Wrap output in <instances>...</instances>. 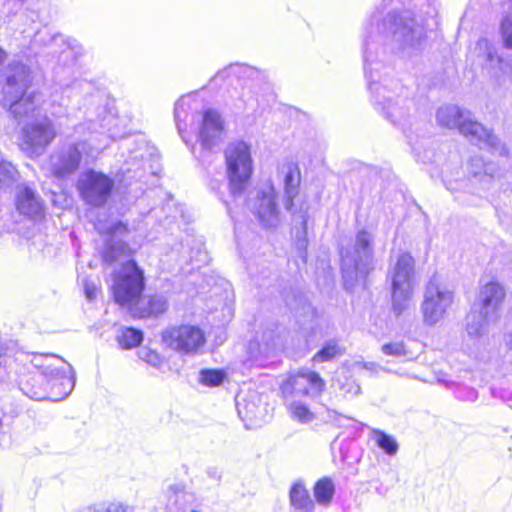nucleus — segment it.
<instances>
[{
  "mask_svg": "<svg viewBox=\"0 0 512 512\" xmlns=\"http://www.w3.org/2000/svg\"><path fill=\"white\" fill-rule=\"evenodd\" d=\"M378 15H373L371 22L365 28L366 35L363 43L364 72L368 79L369 90L373 102L379 111L393 124L400 122L407 114V98L399 83L393 88L372 80L370 66L374 62V50L379 43L390 45L392 50L405 51L420 45L425 36L423 22H418L412 13L404 11L401 14L388 13L380 23Z\"/></svg>",
  "mask_w": 512,
  "mask_h": 512,
  "instance_id": "nucleus-1",
  "label": "nucleus"
},
{
  "mask_svg": "<svg viewBox=\"0 0 512 512\" xmlns=\"http://www.w3.org/2000/svg\"><path fill=\"white\" fill-rule=\"evenodd\" d=\"M30 363L32 370L19 381L27 397L36 401H60L72 392L75 371L63 358L55 354H35Z\"/></svg>",
  "mask_w": 512,
  "mask_h": 512,
  "instance_id": "nucleus-2",
  "label": "nucleus"
},
{
  "mask_svg": "<svg viewBox=\"0 0 512 512\" xmlns=\"http://www.w3.org/2000/svg\"><path fill=\"white\" fill-rule=\"evenodd\" d=\"M436 119L441 127L458 129L464 137L481 149H488L501 156L507 154L506 147L498 137L475 121L469 111L455 105H446L437 110Z\"/></svg>",
  "mask_w": 512,
  "mask_h": 512,
  "instance_id": "nucleus-3",
  "label": "nucleus"
},
{
  "mask_svg": "<svg viewBox=\"0 0 512 512\" xmlns=\"http://www.w3.org/2000/svg\"><path fill=\"white\" fill-rule=\"evenodd\" d=\"M373 235L362 229L357 232L353 245L342 248L341 273L344 288L352 291L358 284H365L374 269Z\"/></svg>",
  "mask_w": 512,
  "mask_h": 512,
  "instance_id": "nucleus-4",
  "label": "nucleus"
},
{
  "mask_svg": "<svg viewBox=\"0 0 512 512\" xmlns=\"http://www.w3.org/2000/svg\"><path fill=\"white\" fill-rule=\"evenodd\" d=\"M224 154L230 194L237 199L244 195L253 172L250 147L243 141L232 142Z\"/></svg>",
  "mask_w": 512,
  "mask_h": 512,
  "instance_id": "nucleus-5",
  "label": "nucleus"
},
{
  "mask_svg": "<svg viewBox=\"0 0 512 512\" xmlns=\"http://www.w3.org/2000/svg\"><path fill=\"white\" fill-rule=\"evenodd\" d=\"M414 259L409 253H400L391 265L392 311L402 315L410 306L414 294Z\"/></svg>",
  "mask_w": 512,
  "mask_h": 512,
  "instance_id": "nucleus-6",
  "label": "nucleus"
},
{
  "mask_svg": "<svg viewBox=\"0 0 512 512\" xmlns=\"http://www.w3.org/2000/svg\"><path fill=\"white\" fill-rule=\"evenodd\" d=\"M453 301L454 292L439 274H433L426 285L421 303L423 322L428 326L436 325L444 319Z\"/></svg>",
  "mask_w": 512,
  "mask_h": 512,
  "instance_id": "nucleus-7",
  "label": "nucleus"
},
{
  "mask_svg": "<svg viewBox=\"0 0 512 512\" xmlns=\"http://www.w3.org/2000/svg\"><path fill=\"white\" fill-rule=\"evenodd\" d=\"M162 342L181 355L194 356L205 346L206 337L200 327L185 324L165 329L162 332Z\"/></svg>",
  "mask_w": 512,
  "mask_h": 512,
  "instance_id": "nucleus-8",
  "label": "nucleus"
},
{
  "mask_svg": "<svg viewBox=\"0 0 512 512\" xmlns=\"http://www.w3.org/2000/svg\"><path fill=\"white\" fill-rule=\"evenodd\" d=\"M112 289L115 301L122 306L132 304L140 298L144 289V275L135 261L130 260L122 265Z\"/></svg>",
  "mask_w": 512,
  "mask_h": 512,
  "instance_id": "nucleus-9",
  "label": "nucleus"
},
{
  "mask_svg": "<svg viewBox=\"0 0 512 512\" xmlns=\"http://www.w3.org/2000/svg\"><path fill=\"white\" fill-rule=\"evenodd\" d=\"M114 181L107 175L88 171L82 174L78 180L77 188L83 201L93 207H102L108 201Z\"/></svg>",
  "mask_w": 512,
  "mask_h": 512,
  "instance_id": "nucleus-10",
  "label": "nucleus"
},
{
  "mask_svg": "<svg viewBox=\"0 0 512 512\" xmlns=\"http://www.w3.org/2000/svg\"><path fill=\"white\" fill-rule=\"evenodd\" d=\"M247 205L263 227L273 228L279 224L276 192L270 182L259 186L254 196L248 199Z\"/></svg>",
  "mask_w": 512,
  "mask_h": 512,
  "instance_id": "nucleus-11",
  "label": "nucleus"
},
{
  "mask_svg": "<svg viewBox=\"0 0 512 512\" xmlns=\"http://www.w3.org/2000/svg\"><path fill=\"white\" fill-rule=\"evenodd\" d=\"M56 137L52 121L48 117L25 125L21 131V149L29 156L42 154Z\"/></svg>",
  "mask_w": 512,
  "mask_h": 512,
  "instance_id": "nucleus-12",
  "label": "nucleus"
},
{
  "mask_svg": "<svg viewBox=\"0 0 512 512\" xmlns=\"http://www.w3.org/2000/svg\"><path fill=\"white\" fill-rule=\"evenodd\" d=\"M325 387L320 375L312 371H299L290 375L281 385L284 398L296 399L298 396H318Z\"/></svg>",
  "mask_w": 512,
  "mask_h": 512,
  "instance_id": "nucleus-13",
  "label": "nucleus"
},
{
  "mask_svg": "<svg viewBox=\"0 0 512 512\" xmlns=\"http://www.w3.org/2000/svg\"><path fill=\"white\" fill-rule=\"evenodd\" d=\"M198 118V140L204 150H212L223 140L224 124L220 114L207 109Z\"/></svg>",
  "mask_w": 512,
  "mask_h": 512,
  "instance_id": "nucleus-14",
  "label": "nucleus"
},
{
  "mask_svg": "<svg viewBox=\"0 0 512 512\" xmlns=\"http://www.w3.org/2000/svg\"><path fill=\"white\" fill-rule=\"evenodd\" d=\"M84 143L69 145L50 157V170L57 178H64L73 174L79 167L81 161L80 146Z\"/></svg>",
  "mask_w": 512,
  "mask_h": 512,
  "instance_id": "nucleus-15",
  "label": "nucleus"
},
{
  "mask_svg": "<svg viewBox=\"0 0 512 512\" xmlns=\"http://www.w3.org/2000/svg\"><path fill=\"white\" fill-rule=\"evenodd\" d=\"M5 85L3 86L2 97L13 94H23L30 83V70L24 64L13 61L5 69Z\"/></svg>",
  "mask_w": 512,
  "mask_h": 512,
  "instance_id": "nucleus-16",
  "label": "nucleus"
},
{
  "mask_svg": "<svg viewBox=\"0 0 512 512\" xmlns=\"http://www.w3.org/2000/svg\"><path fill=\"white\" fill-rule=\"evenodd\" d=\"M4 106H9L12 116L21 121L24 118L33 117L39 106L40 97L35 93L13 94L0 98Z\"/></svg>",
  "mask_w": 512,
  "mask_h": 512,
  "instance_id": "nucleus-17",
  "label": "nucleus"
},
{
  "mask_svg": "<svg viewBox=\"0 0 512 512\" xmlns=\"http://www.w3.org/2000/svg\"><path fill=\"white\" fill-rule=\"evenodd\" d=\"M168 512H198L196 496L180 484L170 485L166 491Z\"/></svg>",
  "mask_w": 512,
  "mask_h": 512,
  "instance_id": "nucleus-18",
  "label": "nucleus"
},
{
  "mask_svg": "<svg viewBox=\"0 0 512 512\" xmlns=\"http://www.w3.org/2000/svg\"><path fill=\"white\" fill-rule=\"evenodd\" d=\"M505 297L504 288L496 282H489L482 287L479 294L480 309L488 317L497 319L498 310Z\"/></svg>",
  "mask_w": 512,
  "mask_h": 512,
  "instance_id": "nucleus-19",
  "label": "nucleus"
},
{
  "mask_svg": "<svg viewBox=\"0 0 512 512\" xmlns=\"http://www.w3.org/2000/svg\"><path fill=\"white\" fill-rule=\"evenodd\" d=\"M16 205L21 214L32 218L41 216L43 213V203L41 199L27 186H23L19 189Z\"/></svg>",
  "mask_w": 512,
  "mask_h": 512,
  "instance_id": "nucleus-20",
  "label": "nucleus"
},
{
  "mask_svg": "<svg viewBox=\"0 0 512 512\" xmlns=\"http://www.w3.org/2000/svg\"><path fill=\"white\" fill-rule=\"evenodd\" d=\"M284 175L285 208L293 213V199L298 195L300 171L297 165L289 163L282 167Z\"/></svg>",
  "mask_w": 512,
  "mask_h": 512,
  "instance_id": "nucleus-21",
  "label": "nucleus"
},
{
  "mask_svg": "<svg viewBox=\"0 0 512 512\" xmlns=\"http://www.w3.org/2000/svg\"><path fill=\"white\" fill-rule=\"evenodd\" d=\"M467 170L479 183H488L495 177L498 167L494 162H486L480 156H473L468 162Z\"/></svg>",
  "mask_w": 512,
  "mask_h": 512,
  "instance_id": "nucleus-22",
  "label": "nucleus"
},
{
  "mask_svg": "<svg viewBox=\"0 0 512 512\" xmlns=\"http://www.w3.org/2000/svg\"><path fill=\"white\" fill-rule=\"evenodd\" d=\"M494 321L495 319L488 317L482 311L472 309L466 316V332L470 338H478L486 332L488 325Z\"/></svg>",
  "mask_w": 512,
  "mask_h": 512,
  "instance_id": "nucleus-23",
  "label": "nucleus"
},
{
  "mask_svg": "<svg viewBox=\"0 0 512 512\" xmlns=\"http://www.w3.org/2000/svg\"><path fill=\"white\" fill-rule=\"evenodd\" d=\"M285 403L292 420L301 424H309L316 419L315 413L303 401L285 398Z\"/></svg>",
  "mask_w": 512,
  "mask_h": 512,
  "instance_id": "nucleus-24",
  "label": "nucleus"
},
{
  "mask_svg": "<svg viewBox=\"0 0 512 512\" xmlns=\"http://www.w3.org/2000/svg\"><path fill=\"white\" fill-rule=\"evenodd\" d=\"M495 82L500 87L509 88L512 86V57L503 58L498 56L494 66L490 67Z\"/></svg>",
  "mask_w": 512,
  "mask_h": 512,
  "instance_id": "nucleus-25",
  "label": "nucleus"
},
{
  "mask_svg": "<svg viewBox=\"0 0 512 512\" xmlns=\"http://www.w3.org/2000/svg\"><path fill=\"white\" fill-rule=\"evenodd\" d=\"M290 502L296 509L313 512L314 503L302 484H295L290 490Z\"/></svg>",
  "mask_w": 512,
  "mask_h": 512,
  "instance_id": "nucleus-26",
  "label": "nucleus"
},
{
  "mask_svg": "<svg viewBox=\"0 0 512 512\" xmlns=\"http://www.w3.org/2000/svg\"><path fill=\"white\" fill-rule=\"evenodd\" d=\"M474 54L489 68L494 66V62L499 56L495 46L486 38H480L477 41Z\"/></svg>",
  "mask_w": 512,
  "mask_h": 512,
  "instance_id": "nucleus-27",
  "label": "nucleus"
},
{
  "mask_svg": "<svg viewBox=\"0 0 512 512\" xmlns=\"http://www.w3.org/2000/svg\"><path fill=\"white\" fill-rule=\"evenodd\" d=\"M371 439L389 456L397 454L399 445L393 436L386 434L382 430L373 429L371 431Z\"/></svg>",
  "mask_w": 512,
  "mask_h": 512,
  "instance_id": "nucleus-28",
  "label": "nucleus"
},
{
  "mask_svg": "<svg viewBox=\"0 0 512 512\" xmlns=\"http://www.w3.org/2000/svg\"><path fill=\"white\" fill-rule=\"evenodd\" d=\"M335 493V486L331 479H320L314 487V497L317 503L327 506L332 501Z\"/></svg>",
  "mask_w": 512,
  "mask_h": 512,
  "instance_id": "nucleus-29",
  "label": "nucleus"
},
{
  "mask_svg": "<svg viewBox=\"0 0 512 512\" xmlns=\"http://www.w3.org/2000/svg\"><path fill=\"white\" fill-rule=\"evenodd\" d=\"M117 341L123 349H132L141 344L143 333L131 327L121 328L117 334Z\"/></svg>",
  "mask_w": 512,
  "mask_h": 512,
  "instance_id": "nucleus-30",
  "label": "nucleus"
},
{
  "mask_svg": "<svg viewBox=\"0 0 512 512\" xmlns=\"http://www.w3.org/2000/svg\"><path fill=\"white\" fill-rule=\"evenodd\" d=\"M344 349L335 340L328 341L312 358L314 363H323L331 361L336 357L342 356Z\"/></svg>",
  "mask_w": 512,
  "mask_h": 512,
  "instance_id": "nucleus-31",
  "label": "nucleus"
},
{
  "mask_svg": "<svg viewBox=\"0 0 512 512\" xmlns=\"http://www.w3.org/2000/svg\"><path fill=\"white\" fill-rule=\"evenodd\" d=\"M258 354L268 357L278 346L279 336L272 329L263 331L261 339L257 342Z\"/></svg>",
  "mask_w": 512,
  "mask_h": 512,
  "instance_id": "nucleus-32",
  "label": "nucleus"
},
{
  "mask_svg": "<svg viewBox=\"0 0 512 512\" xmlns=\"http://www.w3.org/2000/svg\"><path fill=\"white\" fill-rule=\"evenodd\" d=\"M336 383L342 396L345 398H353L360 394L361 388L355 380H353L347 372H342L336 379Z\"/></svg>",
  "mask_w": 512,
  "mask_h": 512,
  "instance_id": "nucleus-33",
  "label": "nucleus"
},
{
  "mask_svg": "<svg viewBox=\"0 0 512 512\" xmlns=\"http://www.w3.org/2000/svg\"><path fill=\"white\" fill-rule=\"evenodd\" d=\"M190 97H182L175 103L174 108V118L177 125L178 132L183 139V141L186 143V145L191 144V140L188 139V137L185 135V129L182 125V116L187 114L186 108H190L189 105Z\"/></svg>",
  "mask_w": 512,
  "mask_h": 512,
  "instance_id": "nucleus-34",
  "label": "nucleus"
},
{
  "mask_svg": "<svg viewBox=\"0 0 512 512\" xmlns=\"http://www.w3.org/2000/svg\"><path fill=\"white\" fill-rule=\"evenodd\" d=\"M168 303L164 296L154 295L147 301V306L140 312L139 317L157 316L167 310Z\"/></svg>",
  "mask_w": 512,
  "mask_h": 512,
  "instance_id": "nucleus-35",
  "label": "nucleus"
},
{
  "mask_svg": "<svg viewBox=\"0 0 512 512\" xmlns=\"http://www.w3.org/2000/svg\"><path fill=\"white\" fill-rule=\"evenodd\" d=\"M226 377L221 369H202L199 373V381L205 386H219Z\"/></svg>",
  "mask_w": 512,
  "mask_h": 512,
  "instance_id": "nucleus-36",
  "label": "nucleus"
},
{
  "mask_svg": "<svg viewBox=\"0 0 512 512\" xmlns=\"http://www.w3.org/2000/svg\"><path fill=\"white\" fill-rule=\"evenodd\" d=\"M127 245L122 241L110 242L106 245L103 260L109 264L115 262L120 256L124 255Z\"/></svg>",
  "mask_w": 512,
  "mask_h": 512,
  "instance_id": "nucleus-37",
  "label": "nucleus"
},
{
  "mask_svg": "<svg viewBox=\"0 0 512 512\" xmlns=\"http://www.w3.org/2000/svg\"><path fill=\"white\" fill-rule=\"evenodd\" d=\"M53 41H62L65 43L67 48L62 51V54H64L66 57H68L71 54L76 58L84 54L83 46L75 39H67L66 41H64L62 35H57L53 38Z\"/></svg>",
  "mask_w": 512,
  "mask_h": 512,
  "instance_id": "nucleus-38",
  "label": "nucleus"
},
{
  "mask_svg": "<svg viewBox=\"0 0 512 512\" xmlns=\"http://www.w3.org/2000/svg\"><path fill=\"white\" fill-rule=\"evenodd\" d=\"M383 354L393 357H405L408 355V350L403 341L385 343L381 347Z\"/></svg>",
  "mask_w": 512,
  "mask_h": 512,
  "instance_id": "nucleus-39",
  "label": "nucleus"
},
{
  "mask_svg": "<svg viewBox=\"0 0 512 512\" xmlns=\"http://www.w3.org/2000/svg\"><path fill=\"white\" fill-rule=\"evenodd\" d=\"M500 31L504 46L512 48V12L503 16Z\"/></svg>",
  "mask_w": 512,
  "mask_h": 512,
  "instance_id": "nucleus-40",
  "label": "nucleus"
},
{
  "mask_svg": "<svg viewBox=\"0 0 512 512\" xmlns=\"http://www.w3.org/2000/svg\"><path fill=\"white\" fill-rule=\"evenodd\" d=\"M138 357L142 361L146 362L147 364H149L155 368H159L163 363V359L160 356V354L154 350L147 348V347H143L138 350Z\"/></svg>",
  "mask_w": 512,
  "mask_h": 512,
  "instance_id": "nucleus-41",
  "label": "nucleus"
},
{
  "mask_svg": "<svg viewBox=\"0 0 512 512\" xmlns=\"http://www.w3.org/2000/svg\"><path fill=\"white\" fill-rule=\"evenodd\" d=\"M118 119L112 115H107L102 120V127L106 129L108 136L111 139H118L123 134L117 129Z\"/></svg>",
  "mask_w": 512,
  "mask_h": 512,
  "instance_id": "nucleus-42",
  "label": "nucleus"
},
{
  "mask_svg": "<svg viewBox=\"0 0 512 512\" xmlns=\"http://www.w3.org/2000/svg\"><path fill=\"white\" fill-rule=\"evenodd\" d=\"M16 175L15 167L9 162L0 163V183L9 184L14 181Z\"/></svg>",
  "mask_w": 512,
  "mask_h": 512,
  "instance_id": "nucleus-43",
  "label": "nucleus"
},
{
  "mask_svg": "<svg viewBox=\"0 0 512 512\" xmlns=\"http://www.w3.org/2000/svg\"><path fill=\"white\" fill-rule=\"evenodd\" d=\"M13 352V344L0 339V372L5 370Z\"/></svg>",
  "mask_w": 512,
  "mask_h": 512,
  "instance_id": "nucleus-44",
  "label": "nucleus"
},
{
  "mask_svg": "<svg viewBox=\"0 0 512 512\" xmlns=\"http://www.w3.org/2000/svg\"><path fill=\"white\" fill-rule=\"evenodd\" d=\"M327 420L338 427H347L348 423L356 422L353 418L338 413L335 410H327Z\"/></svg>",
  "mask_w": 512,
  "mask_h": 512,
  "instance_id": "nucleus-45",
  "label": "nucleus"
},
{
  "mask_svg": "<svg viewBox=\"0 0 512 512\" xmlns=\"http://www.w3.org/2000/svg\"><path fill=\"white\" fill-rule=\"evenodd\" d=\"M84 292H85L86 298L89 301H92L97 296L98 287H97V285L93 281L85 280L84 281Z\"/></svg>",
  "mask_w": 512,
  "mask_h": 512,
  "instance_id": "nucleus-46",
  "label": "nucleus"
},
{
  "mask_svg": "<svg viewBox=\"0 0 512 512\" xmlns=\"http://www.w3.org/2000/svg\"><path fill=\"white\" fill-rule=\"evenodd\" d=\"M353 366L357 369H365L371 373H377L379 370H384L375 362H355Z\"/></svg>",
  "mask_w": 512,
  "mask_h": 512,
  "instance_id": "nucleus-47",
  "label": "nucleus"
},
{
  "mask_svg": "<svg viewBox=\"0 0 512 512\" xmlns=\"http://www.w3.org/2000/svg\"><path fill=\"white\" fill-rule=\"evenodd\" d=\"M206 475L211 480H214L216 482H220L223 475V470L218 466H209L206 469Z\"/></svg>",
  "mask_w": 512,
  "mask_h": 512,
  "instance_id": "nucleus-48",
  "label": "nucleus"
},
{
  "mask_svg": "<svg viewBox=\"0 0 512 512\" xmlns=\"http://www.w3.org/2000/svg\"><path fill=\"white\" fill-rule=\"evenodd\" d=\"M103 512H134L133 508L121 503H110Z\"/></svg>",
  "mask_w": 512,
  "mask_h": 512,
  "instance_id": "nucleus-49",
  "label": "nucleus"
},
{
  "mask_svg": "<svg viewBox=\"0 0 512 512\" xmlns=\"http://www.w3.org/2000/svg\"><path fill=\"white\" fill-rule=\"evenodd\" d=\"M66 112H67V109L62 106V105H55V104H52V110H51V115L56 117V118H60V117H63L66 115Z\"/></svg>",
  "mask_w": 512,
  "mask_h": 512,
  "instance_id": "nucleus-50",
  "label": "nucleus"
},
{
  "mask_svg": "<svg viewBox=\"0 0 512 512\" xmlns=\"http://www.w3.org/2000/svg\"><path fill=\"white\" fill-rule=\"evenodd\" d=\"M122 231H126V226L122 222H118L108 229L110 234L121 233Z\"/></svg>",
  "mask_w": 512,
  "mask_h": 512,
  "instance_id": "nucleus-51",
  "label": "nucleus"
},
{
  "mask_svg": "<svg viewBox=\"0 0 512 512\" xmlns=\"http://www.w3.org/2000/svg\"><path fill=\"white\" fill-rule=\"evenodd\" d=\"M504 13H512V0H503L502 2Z\"/></svg>",
  "mask_w": 512,
  "mask_h": 512,
  "instance_id": "nucleus-52",
  "label": "nucleus"
},
{
  "mask_svg": "<svg viewBox=\"0 0 512 512\" xmlns=\"http://www.w3.org/2000/svg\"><path fill=\"white\" fill-rule=\"evenodd\" d=\"M3 417H4V412L0 408V445L2 444V440L5 437V433L2 431V429H3V425H2Z\"/></svg>",
  "mask_w": 512,
  "mask_h": 512,
  "instance_id": "nucleus-53",
  "label": "nucleus"
},
{
  "mask_svg": "<svg viewBox=\"0 0 512 512\" xmlns=\"http://www.w3.org/2000/svg\"><path fill=\"white\" fill-rule=\"evenodd\" d=\"M301 223H302V226H303V233L305 234L306 233V225H307V215H306V213L301 215Z\"/></svg>",
  "mask_w": 512,
  "mask_h": 512,
  "instance_id": "nucleus-54",
  "label": "nucleus"
},
{
  "mask_svg": "<svg viewBox=\"0 0 512 512\" xmlns=\"http://www.w3.org/2000/svg\"><path fill=\"white\" fill-rule=\"evenodd\" d=\"M506 344L512 350V334L507 335Z\"/></svg>",
  "mask_w": 512,
  "mask_h": 512,
  "instance_id": "nucleus-55",
  "label": "nucleus"
},
{
  "mask_svg": "<svg viewBox=\"0 0 512 512\" xmlns=\"http://www.w3.org/2000/svg\"><path fill=\"white\" fill-rule=\"evenodd\" d=\"M244 409L246 410V412H245L246 417H249L253 413L252 409L249 408L248 404L244 406Z\"/></svg>",
  "mask_w": 512,
  "mask_h": 512,
  "instance_id": "nucleus-56",
  "label": "nucleus"
},
{
  "mask_svg": "<svg viewBox=\"0 0 512 512\" xmlns=\"http://www.w3.org/2000/svg\"><path fill=\"white\" fill-rule=\"evenodd\" d=\"M6 52L0 48V64L5 60Z\"/></svg>",
  "mask_w": 512,
  "mask_h": 512,
  "instance_id": "nucleus-57",
  "label": "nucleus"
},
{
  "mask_svg": "<svg viewBox=\"0 0 512 512\" xmlns=\"http://www.w3.org/2000/svg\"><path fill=\"white\" fill-rule=\"evenodd\" d=\"M238 405V413L241 414L242 413V410L240 408V403L237 404Z\"/></svg>",
  "mask_w": 512,
  "mask_h": 512,
  "instance_id": "nucleus-58",
  "label": "nucleus"
},
{
  "mask_svg": "<svg viewBox=\"0 0 512 512\" xmlns=\"http://www.w3.org/2000/svg\"><path fill=\"white\" fill-rule=\"evenodd\" d=\"M227 211H228V213H231V209L229 206H227Z\"/></svg>",
  "mask_w": 512,
  "mask_h": 512,
  "instance_id": "nucleus-59",
  "label": "nucleus"
}]
</instances>
